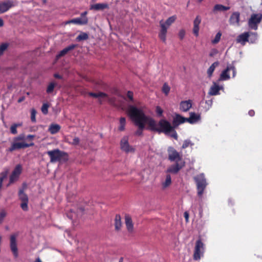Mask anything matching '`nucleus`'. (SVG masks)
Segmentation results:
<instances>
[{
  "label": "nucleus",
  "mask_w": 262,
  "mask_h": 262,
  "mask_svg": "<svg viewBox=\"0 0 262 262\" xmlns=\"http://www.w3.org/2000/svg\"><path fill=\"white\" fill-rule=\"evenodd\" d=\"M54 76L56 78H58V79H62V76L58 74H55L54 75Z\"/></svg>",
  "instance_id": "60"
},
{
  "label": "nucleus",
  "mask_w": 262,
  "mask_h": 262,
  "mask_svg": "<svg viewBox=\"0 0 262 262\" xmlns=\"http://www.w3.org/2000/svg\"><path fill=\"white\" fill-rule=\"evenodd\" d=\"M127 96L131 101H133V93L131 91H128L127 93Z\"/></svg>",
  "instance_id": "53"
},
{
  "label": "nucleus",
  "mask_w": 262,
  "mask_h": 262,
  "mask_svg": "<svg viewBox=\"0 0 262 262\" xmlns=\"http://www.w3.org/2000/svg\"><path fill=\"white\" fill-rule=\"evenodd\" d=\"M158 125L159 126L158 132L164 133L165 135H169L173 128L170 122L165 119H161L159 121Z\"/></svg>",
  "instance_id": "6"
},
{
  "label": "nucleus",
  "mask_w": 262,
  "mask_h": 262,
  "mask_svg": "<svg viewBox=\"0 0 262 262\" xmlns=\"http://www.w3.org/2000/svg\"><path fill=\"white\" fill-rule=\"evenodd\" d=\"M184 217L185 218V220L187 222L188 220V218H189V214H188V213L186 211V212H184Z\"/></svg>",
  "instance_id": "59"
},
{
  "label": "nucleus",
  "mask_w": 262,
  "mask_h": 262,
  "mask_svg": "<svg viewBox=\"0 0 262 262\" xmlns=\"http://www.w3.org/2000/svg\"><path fill=\"white\" fill-rule=\"evenodd\" d=\"M34 137V135H29L27 136V138L32 139Z\"/></svg>",
  "instance_id": "62"
},
{
  "label": "nucleus",
  "mask_w": 262,
  "mask_h": 262,
  "mask_svg": "<svg viewBox=\"0 0 262 262\" xmlns=\"http://www.w3.org/2000/svg\"><path fill=\"white\" fill-rule=\"evenodd\" d=\"M123 257H120L119 260V262H123Z\"/></svg>",
  "instance_id": "64"
},
{
  "label": "nucleus",
  "mask_w": 262,
  "mask_h": 262,
  "mask_svg": "<svg viewBox=\"0 0 262 262\" xmlns=\"http://www.w3.org/2000/svg\"><path fill=\"white\" fill-rule=\"evenodd\" d=\"M179 37L181 40H182L185 35V31L184 29H181L179 32Z\"/></svg>",
  "instance_id": "51"
},
{
  "label": "nucleus",
  "mask_w": 262,
  "mask_h": 262,
  "mask_svg": "<svg viewBox=\"0 0 262 262\" xmlns=\"http://www.w3.org/2000/svg\"><path fill=\"white\" fill-rule=\"evenodd\" d=\"M34 143L32 142L30 144L26 143L25 142H19L18 141H15L13 139V142L11 144V146L7 149L9 152H12L15 150H17L21 148H25L34 145Z\"/></svg>",
  "instance_id": "11"
},
{
  "label": "nucleus",
  "mask_w": 262,
  "mask_h": 262,
  "mask_svg": "<svg viewBox=\"0 0 262 262\" xmlns=\"http://www.w3.org/2000/svg\"><path fill=\"white\" fill-rule=\"evenodd\" d=\"M204 252V244L200 239L196 241L193 253V259L195 260H199L203 255Z\"/></svg>",
  "instance_id": "7"
},
{
  "label": "nucleus",
  "mask_w": 262,
  "mask_h": 262,
  "mask_svg": "<svg viewBox=\"0 0 262 262\" xmlns=\"http://www.w3.org/2000/svg\"><path fill=\"white\" fill-rule=\"evenodd\" d=\"M185 166V161H177L174 164L170 165L165 172L169 174H177Z\"/></svg>",
  "instance_id": "9"
},
{
  "label": "nucleus",
  "mask_w": 262,
  "mask_h": 262,
  "mask_svg": "<svg viewBox=\"0 0 262 262\" xmlns=\"http://www.w3.org/2000/svg\"><path fill=\"white\" fill-rule=\"evenodd\" d=\"M17 236V234H12L10 236V248L13 253V254L15 257H17L18 254V249L16 244V237Z\"/></svg>",
  "instance_id": "16"
},
{
  "label": "nucleus",
  "mask_w": 262,
  "mask_h": 262,
  "mask_svg": "<svg viewBox=\"0 0 262 262\" xmlns=\"http://www.w3.org/2000/svg\"><path fill=\"white\" fill-rule=\"evenodd\" d=\"M262 20L261 14H252L248 21V27L250 29L256 30L258 25Z\"/></svg>",
  "instance_id": "5"
},
{
  "label": "nucleus",
  "mask_w": 262,
  "mask_h": 262,
  "mask_svg": "<svg viewBox=\"0 0 262 262\" xmlns=\"http://www.w3.org/2000/svg\"><path fill=\"white\" fill-rule=\"evenodd\" d=\"M15 6L14 3L12 0H7L0 3V14L4 13L10 8Z\"/></svg>",
  "instance_id": "14"
},
{
  "label": "nucleus",
  "mask_w": 262,
  "mask_h": 262,
  "mask_svg": "<svg viewBox=\"0 0 262 262\" xmlns=\"http://www.w3.org/2000/svg\"><path fill=\"white\" fill-rule=\"evenodd\" d=\"M219 63L218 61L214 62L213 63L207 70V74L208 77H211L212 75L215 68L219 65Z\"/></svg>",
  "instance_id": "33"
},
{
  "label": "nucleus",
  "mask_w": 262,
  "mask_h": 262,
  "mask_svg": "<svg viewBox=\"0 0 262 262\" xmlns=\"http://www.w3.org/2000/svg\"><path fill=\"white\" fill-rule=\"evenodd\" d=\"M156 113L158 117L163 116V111L162 108L159 106H157L156 107Z\"/></svg>",
  "instance_id": "43"
},
{
  "label": "nucleus",
  "mask_w": 262,
  "mask_h": 262,
  "mask_svg": "<svg viewBox=\"0 0 262 262\" xmlns=\"http://www.w3.org/2000/svg\"><path fill=\"white\" fill-rule=\"evenodd\" d=\"M36 111L34 108H32L31 110V120L32 122H36Z\"/></svg>",
  "instance_id": "42"
},
{
  "label": "nucleus",
  "mask_w": 262,
  "mask_h": 262,
  "mask_svg": "<svg viewBox=\"0 0 262 262\" xmlns=\"http://www.w3.org/2000/svg\"><path fill=\"white\" fill-rule=\"evenodd\" d=\"M176 18V16L173 15L169 17L165 22L163 20L160 21L161 29L159 33V37L163 42H165L167 29L174 22Z\"/></svg>",
  "instance_id": "2"
},
{
  "label": "nucleus",
  "mask_w": 262,
  "mask_h": 262,
  "mask_svg": "<svg viewBox=\"0 0 262 262\" xmlns=\"http://www.w3.org/2000/svg\"><path fill=\"white\" fill-rule=\"evenodd\" d=\"M80 142V139L78 137H75L73 139V141L71 142V144L73 145H77L79 144Z\"/></svg>",
  "instance_id": "52"
},
{
  "label": "nucleus",
  "mask_w": 262,
  "mask_h": 262,
  "mask_svg": "<svg viewBox=\"0 0 262 262\" xmlns=\"http://www.w3.org/2000/svg\"><path fill=\"white\" fill-rule=\"evenodd\" d=\"M8 173V170L4 171L1 173V174H0V175H1L0 182H2V183L3 182L4 180L7 177Z\"/></svg>",
  "instance_id": "45"
},
{
  "label": "nucleus",
  "mask_w": 262,
  "mask_h": 262,
  "mask_svg": "<svg viewBox=\"0 0 262 262\" xmlns=\"http://www.w3.org/2000/svg\"><path fill=\"white\" fill-rule=\"evenodd\" d=\"M125 225L127 230L131 232L133 231L134 226L131 217L129 215L125 217Z\"/></svg>",
  "instance_id": "27"
},
{
  "label": "nucleus",
  "mask_w": 262,
  "mask_h": 262,
  "mask_svg": "<svg viewBox=\"0 0 262 262\" xmlns=\"http://www.w3.org/2000/svg\"><path fill=\"white\" fill-rule=\"evenodd\" d=\"M25 99H26V97L25 96H21L19 98V99L17 100V102L18 103H20V102H23V101H24L25 100Z\"/></svg>",
  "instance_id": "56"
},
{
  "label": "nucleus",
  "mask_w": 262,
  "mask_h": 262,
  "mask_svg": "<svg viewBox=\"0 0 262 262\" xmlns=\"http://www.w3.org/2000/svg\"><path fill=\"white\" fill-rule=\"evenodd\" d=\"M120 125L118 127V129L120 131H123L125 129V126L126 125V119L125 117H121L119 120Z\"/></svg>",
  "instance_id": "37"
},
{
  "label": "nucleus",
  "mask_w": 262,
  "mask_h": 262,
  "mask_svg": "<svg viewBox=\"0 0 262 262\" xmlns=\"http://www.w3.org/2000/svg\"><path fill=\"white\" fill-rule=\"evenodd\" d=\"M4 20L2 18H0V27H2L4 26Z\"/></svg>",
  "instance_id": "61"
},
{
  "label": "nucleus",
  "mask_w": 262,
  "mask_h": 262,
  "mask_svg": "<svg viewBox=\"0 0 262 262\" xmlns=\"http://www.w3.org/2000/svg\"><path fill=\"white\" fill-rule=\"evenodd\" d=\"M127 114L135 125L138 127V129L135 133V135L141 136L145 128V122L147 118L144 116V111L134 105H129L127 108Z\"/></svg>",
  "instance_id": "1"
},
{
  "label": "nucleus",
  "mask_w": 262,
  "mask_h": 262,
  "mask_svg": "<svg viewBox=\"0 0 262 262\" xmlns=\"http://www.w3.org/2000/svg\"><path fill=\"white\" fill-rule=\"evenodd\" d=\"M229 69L227 66L226 69H225L221 74L220 80H227L230 79V75L228 74Z\"/></svg>",
  "instance_id": "30"
},
{
  "label": "nucleus",
  "mask_w": 262,
  "mask_h": 262,
  "mask_svg": "<svg viewBox=\"0 0 262 262\" xmlns=\"http://www.w3.org/2000/svg\"><path fill=\"white\" fill-rule=\"evenodd\" d=\"M17 127H18V125L16 123L13 124V125H11V126L10 127V131H11V134H12L13 135H15L17 133V129H16Z\"/></svg>",
  "instance_id": "48"
},
{
  "label": "nucleus",
  "mask_w": 262,
  "mask_h": 262,
  "mask_svg": "<svg viewBox=\"0 0 262 262\" xmlns=\"http://www.w3.org/2000/svg\"><path fill=\"white\" fill-rule=\"evenodd\" d=\"M49 107V105L48 103H43V104L41 110L42 113L43 114L46 115L48 114Z\"/></svg>",
  "instance_id": "44"
},
{
  "label": "nucleus",
  "mask_w": 262,
  "mask_h": 262,
  "mask_svg": "<svg viewBox=\"0 0 262 262\" xmlns=\"http://www.w3.org/2000/svg\"><path fill=\"white\" fill-rule=\"evenodd\" d=\"M167 135L170 136L172 138H173L176 140L178 139V134L175 130V128H173V130L171 131L170 133H169V135Z\"/></svg>",
  "instance_id": "49"
},
{
  "label": "nucleus",
  "mask_w": 262,
  "mask_h": 262,
  "mask_svg": "<svg viewBox=\"0 0 262 262\" xmlns=\"http://www.w3.org/2000/svg\"><path fill=\"white\" fill-rule=\"evenodd\" d=\"M201 22V18L199 16H197L193 21V32L195 36H198L199 32V25Z\"/></svg>",
  "instance_id": "24"
},
{
  "label": "nucleus",
  "mask_w": 262,
  "mask_h": 262,
  "mask_svg": "<svg viewBox=\"0 0 262 262\" xmlns=\"http://www.w3.org/2000/svg\"><path fill=\"white\" fill-rule=\"evenodd\" d=\"M257 33L255 32H250L249 33V41L251 43H255L256 40H257Z\"/></svg>",
  "instance_id": "35"
},
{
  "label": "nucleus",
  "mask_w": 262,
  "mask_h": 262,
  "mask_svg": "<svg viewBox=\"0 0 262 262\" xmlns=\"http://www.w3.org/2000/svg\"><path fill=\"white\" fill-rule=\"evenodd\" d=\"M14 139L15 141L24 140L25 139V136L23 134H21L15 137Z\"/></svg>",
  "instance_id": "54"
},
{
  "label": "nucleus",
  "mask_w": 262,
  "mask_h": 262,
  "mask_svg": "<svg viewBox=\"0 0 262 262\" xmlns=\"http://www.w3.org/2000/svg\"><path fill=\"white\" fill-rule=\"evenodd\" d=\"M228 68L229 69V71H230V70L232 71L233 77H235V76L236 75V72L235 67L234 65L233 64V63H232V64H228Z\"/></svg>",
  "instance_id": "47"
},
{
  "label": "nucleus",
  "mask_w": 262,
  "mask_h": 262,
  "mask_svg": "<svg viewBox=\"0 0 262 262\" xmlns=\"http://www.w3.org/2000/svg\"><path fill=\"white\" fill-rule=\"evenodd\" d=\"M84 209L82 207L77 208L76 212L74 209H71L70 211L67 213V216L69 219L72 221L73 223H74V221L80 217L82 215Z\"/></svg>",
  "instance_id": "12"
},
{
  "label": "nucleus",
  "mask_w": 262,
  "mask_h": 262,
  "mask_svg": "<svg viewBox=\"0 0 262 262\" xmlns=\"http://www.w3.org/2000/svg\"><path fill=\"white\" fill-rule=\"evenodd\" d=\"M248 114L249 116L252 117L255 114V112L253 110H251L249 111L248 112Z\"/></svg>",
  "instance_id": "58"
},
{
  "label": "nucleus",
  "mask_w": 262,
  "mask_h": 262,
  "mask_svg": "<svg viewBox=\"0 0 262 262\" xmlns=\"http://www.w3.org/2000/svg\"><path fill=\"white\" fill-rule=\"evenodd\" d=\"M87 13H88L87 11H84V12H82L81 14V17H81L82 18H87V17L86 16Z\"/></svg>",
  "instance_id": "57"
},
{
  "label": "nucleus",
  "mask_w": 262,
  "mask_h": 262,
  "mask_svg": "<svg viewBox=\"0 0 262 262\" xmlns=\"http://www.w3.org/2000/svg\"><path fill=\"white\" fill-rule=\"evenodd\" d=\"M89 95L95 98H102L107 96V94L103 92H99L98 93L90 92Z\"/></svg>",
  "instance_id": "36"
},
{
  "label": "nucleus",
  "mask_w": 262,
  "mask_h": 262,
  "mask_svg": "<svg viewBox=\"0 0 262 262\" xmlns=\"http://www.w3.org/2000/svg\"><path fill=\"white\" fill-rule=\"evenodd\" d=\"M60 126L57 124H51L49 128L48 131L52 134L54 135L57 133L60 129Z\"/></svg>",
  "instance_id": "29"
},
{
  "label": "nucleus",
  "mask_w": 262,
  "mask_h": 262,
  "mask_svg": "<svg viewBox=\"0 0 262 262\" xmlns=\"http://www.w3.org/2000/svg\"><path fill=\"white\" fill-rule=\"evenodd\" d=\"M217 53V51L216 49H212L209 53V56L210 57L214 56Z\"/></svg>",
  "instance_id": "55"
},
{
  "label": "nucleus",
  "mask_w": 262,
  "mask_h": 262,
  "mask_svg": "<svg viewBox=\"0 0 262 262\" xmlns=\"http://www.w3.org/2000/svg\"><path fill=\"white\" fill-rule=\"evenodd\" d=\"M171 183V178L170 174L168 173L166 176L165 180L162 183V186L163 189L166 188L170 185Z\"/></svg>",
  "instance_id": "31"
},
{
  "label": "nucleus",
  "mask_w": 262,
  "mask_h": 262,
  "mask_svg": "<svg viewBox=\"0 0 262 262\" xmlns=\"http://www.w3.org/2000/svg\"><path fill=\"white\" fill-rule=\"evenodd\" d=\"M144 116L147 118L145 122V125L146 124H148L151 130L158 132L159 128L157 127L156 121L152 118L146 115L145 113Z\"/></svg>",
  "instance_id": "20"
},
{
  "label": "nucleus",
  "mask_w": 262,
  "mask_h": 262,
  "mask_svg": "<svg viewBox=\"0 0 262 262\" xmlns=\"http://www.w3.org/2000/svg\"><path fill=\"white\" fill-rule=\"evenodd\" d=\"M88 23V18H82L81 17H77L74 19H71L67 22V24H76L78 25H86Z\"/></svg>",
  "instance_id": "25"
},
{
  "label": "nucleus",
  "mask_w": 262,
  "mask_h": 262,
  "mask_svg": "<svg viewBox=\"0 0 262 262\" xmlns=\"http://www.w3.org/2000/svg\"><path fill=\"white\" fill-rule=\"evenodd\" d=\"M190 116L189 118H186V121L190 124H194L201 120V116L194 112H190L189 113Z\"/></svg>",
  "instance_id": "21"
},
{
  "label": "nucleus",
  "mask_w": 262,
  "mask_h": 262,
  "mask_svg": "<svg viewBox=\"0 0 262 262\" xmlns=\"http://www.w3.org/2000/svg\"><path fill=\"white\" fill-rule=\"evenodd\" d=\"M128 140V138L127 136L124 137L121 139L120 142L121 149L127 153L134 152L135 149L129 145Z\"/></svg>",
  "instance_id": "15"
},
{
  "label": "nucleus",
  "mask_w": 262,
  "mask_h": 262,
  "mask_svg": "<svg viewBox=\"0 0 262 262\" xmlns=\"http://www.w3.org/2000/svg\"><path fill=\"white\" fill-rule=\"evenodd\" d=\"M191 106L192 101L191 100L182 101L180 103V109L184 112L188 111Z\"/></svg>",
  "instance_id": "23"
},
{
  "label": "nucleus",
  "mask_w": 262,
  "mask_h": 262,
  "mask_svg": "<svg viewBox=\"0 0 262 262\" xmlns=\"http://www.w3.org/2000/svg\"><path fill=\"white\" fill-rule=\"evenodd\" d=\"M35 262H42L39 258H37Z\"/></svg>",
  "instance_id": "63"
},
{
  "label": "nucleus",
  "mask_w": 262,
  "mask_h": 262,
  "mask_svg": "<svg viewBox=\"0 0 262 262\" xmlns=\"http://www.w3.org/2000/svg\"><path fill=\"white\" fill-rule=\"evenodd\" d=\"M122 223L121 221V216L119 214H116L115 219V229L119 230L121 227Z\"/></svg>",
  "instance_id": "34"
},
{
  "label": "nucleus",
  "mask_w": 262,
  "mask_h": 262,
  "mask_svg": "<svg viewBox=\"0 0 262 262\" xmlns=\"http://www.w3.org/2000/svg\"><path fill=\"white\" fill-rule=\"evenodd\" d=\"M54 88H55V84L53 82L50 83L47 87V91H46L47 93L48 94L51 93L53 91Z\"/></svg>",
  "instance_id": "46"
},
{
  "label": "nucleus",
  "mask_w": 262,
  "mask_h": 262,
  "mask_svg": "<svg viewBox=\"0 0 262 262\" xmlns=\"http://www.w3.org/2000/svg\"><path fill=\"white\" fill-rule=\"evenodd\" d=\"M170 87L169 85L166 83H164L163 86H162V92L166 95H167L170 91Z\"/></svg>",
  "instance_id": "40"
},
{
  "label": "nucleus",
  "mask_w": 262,
  "mask_h": 262,
  "mask_svg": "<svg viewBox=\"0 0 262 262\" xmlns=\"http://www.w3.org/2000/svg\"><path fill=\"white\" fill-rule=\"evenodd\" d=\"M193 145H194V143H192L189 139H187L184 140L182 148L183 149H185L189 146H192Z\"/></svg>",
  "instance_id": "39"
},
{
  "label": "nucleus",
  "mask_w": 262,
  "mask_h": 262,
  "mask_svg": "<svg viewBox=\"0 0 262 262\" xmlns=\"http://www.w3.org/2000/svg\"><path fill=\"white\" fill-rule=\"evenodd\" d=\"M168 159L170 162L184 161L182 155L177 151L173 147H168L167 149Z\"/></svg>",
  "instance_id": "8"
},
{
  "label": "nucleus",
  "mask_w": 262,
  "mask_h": 262,
  "mask_svg": "<svg viewBox=\"0 0 262 262\" xmlns=\"http://www.w3.org/2000/svg\"><path fill=\"white\" fill-rule=\"evenodd\" d=\"M18 196L21 202L20 205L21 208L25 211H28L29 209L28 206L29 199L28 195L24 192L23 189H20L19 190Z\"/></svg>",
  "instance_id": "13"
},
{
  "label": "nucleus",
  "mask_w": 262,
  "mask_h": 262,
  "mask_svg": "<svg viewBox=\"0 0 262 262\" xmlns=\"http://www.w3.org/2000/svg\"><path fill=\"white\" fill-rule=\"evenodd\" d=\"M22 170V166L20 164H17L15 167L10 176L9 183L7 185V186L18 180L20 174L21 173Z\"/></svg>",
  "instance_id": "10"
},
{
  "label": "nucleus",
  "mask_w": 262,
  "mask_h": 262,
  "mask_svg": "<svg viewBox=\"0 0 262 262\" xmlns=\"http://www.w3.org/2000/svg\"><path fill=\"white\" fill-rule=\"evenodd\" d=\"M186 121V118H185L178 114H176L172 120V126L176 128L179 125L185 123Z\"/></svg>",
  "instance_id": "18"
},
{
  "label": "nucleus",
  "mask_w": 262,
  "mask_h": 262,
  "mask_svg": "<svg viewBox=\"0 0 262 262\" xmlns=\"http://www.w3.org/2000/svg\"><path fill=\"white\" fill-rule=\"evenodd\" d=\"M47 154L50 158V162L51 163H55L60 161L61 158L67 154L62 151L60 150L59 149H54L52 150H49Z\"/></svg>",
  "instance_id": "4"
},
{
  "label": "nucleus",
  "mask_w": 262,
  "mask_h": 262,
  "mask_svg": "<svg viewBox=\"0 0 262 262\" xmlns=\"http://www.w3.org/2000/svg\"><path fill=\"white\" fill-rule=\"evenodd\" d=\"M249 33L245 32L239 35L236 39L237 43H241L242 46H244L246 43L249 41Z\"/></svg>",
  "instance_id": "19"
},
{
  "label": "nucleus",
  "mask_w": 262,
  "mask_h": 262,
  "mask_svg": "<svg viewBox=\"0 0 262 262\" xmlns=\"http://www.w3.org/2000/svg\"><path fill=\"white\" fill-rule=\"evenodd\" d=\"M220 89V86L216 83L214 82L213 84L210 89L209 94L211 96L217 95L219 94V91Z\"/></svg>",
  "instance_id": "26"
},
{
  "label": "nucleus",
  "mask_w": 262,
  "mask_h": 262,
  "mask_svg": "<svg viewBox=\"0 0 262 262\" xmlns=\"http://www.w3.org/2000/svg\"><path fill=\"white\" fill-rule=\"evenodd\" d=\"M229 7L224 6L221 4H216L214 6L213 11L214 12H215L216 11H224L228 10H229Z\"/></svg>",
  "instance_id": "32"
},
{
  "label": "nucleus",
  "mask_w": 262,
  "mask_h": 262,
  "mask_svg": "<svg viewBox=\"0 0 262 262\" xmlns=\"http://www.w3.org/2000/svg\"><path fill=\"white\" fill-rule=\"evenodd\" d=\"M88 38L89 36L88 34L86 33L82 32L77 36V37H76V40L79 41L81 40H86Z\"/></svg>",
  "instance_id": "38"
},
{
  "label": "nucleus",
  "mask_w": 262,
  "mask_h": 262,
  "mask_svg": "<svg viewBox=\"0 0 262 262\" xmlns=\"http://www.w3.org/2000/svg\"><path fill=\"white\" fill-rule=\"evenodd\" d=\"M108 8V5L105 3H97L92 5L90 7L91 10H99Z\"/></svg>",
  "instance_id": "28"
},
{
  "label": "nucleus",
  "mask_w": 262,
  "mask_h": 262,
  "mask_svg": "<svg viewBox=\"0 0 262 262\" xmlns=\"http://www.w3.org/2000/svg\"><path fill=\"white\" fill-rule=\"evenodd\" d=\"M6 216V212L4 210L0 212V224L3 222L4 219Z\"/></svg>",
  "instance_id": "50"
},
{
  "label": "nucleus",
  "mask_w": 262,
  "mask_h": 262,
  "mask_svg": "<svg viewBox=\"0 0 262 262\" xmlns=\"http://www.w3.org/2000/svg\"><path fill=\"white\" fill-rule=\"evenodd\" d=\"M194 180L196 184L198 195L201 197L207 185L205 175L203 173L198 174L194 177Z\"/></svg>",
  "instance_id": "3"
},
{
  "label": "nucleus",
  "mask_w": 262,
  "mask_h": 262,
  "mask_svg": "<svg viewBox=\"0 0 262 262\" xmlns=\"http://www.w3.org/2000/svg\"><path fill=\"white\" fill-rule=\"evenodd\" d=\"M77 45L72 44L68 47L64 48L63 50L60 51L57 55L56 58L59 59V58L64 56L66 54H67L69 51L73 50L77 47Z\"/></svg>",
  "instance_id": "22"
},
{
  "label": "nucleus",
  "mask_w": 262,
  "mask_h": 262,
  "mask_svg": "<svg viewBox=\"0 0 262 262\" xmlns=\"http://www.w3.org/2000/svg\"><path fill=\"white\" fill-rule=\"evenodd\" d=\"M221 35H222L221 33L220 32H219L215 35V38L213 40H212V41H211L212 43L213 44H216V43H218L221 39Z\"/></svg>",
  "instance_id": "41"
},
{
  "label": "nucleus",
  "mask_w": 262,
  "mask_h": 262,
  "mask_svg": "<svg viewBox=\"0 0 262 262\" xmlns=\"http://www.w3.org/2000/svg\"><path fill=\"white\" fill-rule=\"evenodd\" d=\"M240 20V13L239 12H234L231 15L229 19V23L230 25L235 27H238L240 26L239 23Z\"/></svg>",
  "instance_id": "17"
}]
</instances>
